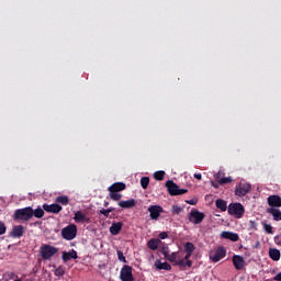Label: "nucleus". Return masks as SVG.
<instances>
[{
	"mask_svg": "<svg viewBox=\"0 0 281 281\" xmlns=\"http://www.w3.org/2000/svg\"><path fill=\"white\" fill-rule=\"evenodd\" d=\"M34 216V210L32 207L18 209L14 212L13 218L14 221H30Z\"/></svg>",
	"mask_w": 281,
	"mask_h": 281,
	"instance_id": "1",
	"label": "nucleus"
},
{
	"mask_svg": "<svg viewBox=\"0 0 281 281\" xmlns=\"http://www.w3.org/2000/svg\"><path fill=\"white\" fill-rule=\"evenodd\" d=\"M40 254L42 259L44 260H50V258H54V256H56V254H58V248L48 245V244H44L40 247Z\"/></svg>",
	"mask_w": 281,
	"mask_h": 281,
	"instance_id": "2",
	"label": "nucleus"
},
{
	"mask_svg": "<svg viewBox=\"0 0 281 281\" xmlns=\"http://www.w3.org/2000/svg\"><path fill=\"white\" fill-rule=\"evenodd\" d=\"M228 214L234 218H243L245 216V206L240 203H231L228 205Z\"/></svg>",
	"mask_w": 281,
	"mask_h": 281,
	"instance_id": "3",
	"label": "nucleus"
},
{
	"mask_svg": "<svg viewBox=\"0 0 281 281\" xmlns=\"http://www.w3.org/2000/svg\"><path fill=\"white\" fill-rule=\"evenodd\" d=\"M78 235V227L76 224H70L61 229V236L65 240H74Z\"/></svg>",
	"mask_w": 281,
	"mask_h": 281,
	"instance_id": "4",
	"label": "nucleus"
},
{
	"mask_svg": "<svg viewBox=\"0 0 281 281\" xmlns=\"http://www.w3.org/2000/svg\"><path fill=\"white\" fill-rule=\"evenodd\" d=\"M165 186L171 196H179L188 193V189H180L179 186L171 180H168Z\"/></svg>",
	"mask_w": 281,
	"mask_h": 281,
	"instance_id": "5",
	"label": "nucleus"
},
{
	"mask_svg": "<svg viewBox=\"0 0 281 281\" xmlns=\"http://www.w3.org/2000/svg\"><path fill=\"white\" fill-rule=\"evenodd\" d=\"M120 280L121 281H135L133 277V267L131 266H123L120 272Z\"/></svg>",
	"mask_w": 281,
	"mask_h": 281,
	"instance_id": "6",
	"label": "nucleus"
},
{
	"mask_svg": "<svg viewBox=\"0 0 281 281\" xmlns=\"http://www.w3.org/2000/svg\"><path fill=\"white\" fill-rule=\"evenodd\" d=\"M250 191H251V184L247 182H240L235 188L236 196H245L246 194H249Z\"/></svg>",
	"mask_w": 281,
	"mask_h": 281,
	"instance_id": "7",
	"label": "nucleus"
},
{
	"mask_svg": "<svg viewBox=\"0 0 281 281\" xmlns=\"http://www.w3.org/2000/svg\"><path fill=\"white\" fill-rule=\"evenodd\" d=\"M226 254L227 252L225 251V248L220 247L216 250L210 252V260H212V262H220V260L225 258Z\"/></svg>",
	"mask_w": 281,
	"mask_h": 281,
	"instance_id": "8",
	"label": "nucleus"
},
{
	"mask_svg": "<svg viewBox=\"0 0 281 281\" xmlns=\"http://www.w3.org/2000/svg\"><path fill=\"white\" fill-rule=\"evenodd\" d=\"M147 212H149L151 221H159V216H161L164 207L160 205H151L147 209Z\"/></svg>",
	"mask_w": 281,
	"mask_h": 281,
	"instance_id": "9",
	"label": "nucleus"
},
{
	"mask_svg": "<svg viewBox=\"0 0 281 281\" xmlns=\"http://www.w3.org/2000/svg\"><path fill=\"white\" fill-rule=\"evenodd\" d=\"M203 218H205V214L199 211H191L189 216L190 223H194V225H199V223H203Z\"/></svg>",
	"mask_w": 281,
	"mask_h": 281,
	"instance_id": "10",
	"label": "nucleus"
},
{
	"mask_svg": "<svg viewBox=\"0 0 281 281\" xmlns=\"http://www.w3.org/2000/svg\"><path fill=\"white\" fill-rule=\"evenodd\" d=\"M233 265L237 271L245 269V258L240 255L233 256Z\"/></svg>",
	"mask_w": 281,
	"mask_h": 281,
	"instance_id": "11",
	"label": "nucleus"
},
{
	"mask_svg": "<svg viewBox=\"0 0 281 281\" xmlns=\"http://www.w3.org/2000/svg\"><path fill=\"white\" fill-rule=\"evenodd\" d=\"M43 210L49 214H58L63 212V206L59 204H43Z\"/></svg>",
	"mask_w": 281,
	"mask_h": 281,
	"instance_id": "12",
	"label": "nucleus"
},
{
	"mask_svg": "<svg viewBox=\"0 0 281 281\" xmlns=\"http://www.w3.org/2000/svg\"><path fill=\"white\" fill-rule=\"evenodd\" d=\"M25 234V227L23 225L13 226L12 231L10 232L11 238H21Z\"/></svg>",
	"mask_w": 281,
	"mask_h": 281,
	"instance_id": "13",
	"label": "nucleus"
},
{
	"mask_svg": "<svg viewBox=\"0 0 281 281\" xmlns=\"http://www.w3.org/2000/svg\"><path fill=\"white\" fill-rule=\"evenodd\" d=\"M74 220L76 223H90L91 220L87 216V214L82 213L81 211H77L75 213Z\"/></svg>",
	"mask_w": 281,
	"mask_h": 281,
	"instance_id": "14",
	"label": "nucleus"
},
{
	"mask_svg": "<svg viewBox=\"0 0 281 281\" xmlns=\"http://www.w3.org/2000/svg\"><path fill=\"white\" fill-rule=\"evenodd\" d=\"M268 204L270 207H281V198L280 195H270L268 198Z\"/></svg>",
	"mask_w": 281,
	"mask_h": 281,
	"instance_id": "15",
	"label": "nucleus"
},
{
	"mask_svg": "<svg viewBox=\"0 0 281 281\" xmlns=\"http://www.w3.org/2000/svg\"><path fill=\"white\" fill-rule=\"evenodd\" d=\"M61 258L64 260V262H69V260H71V258L74 260H78V252H76V250H70L69 252L64 251L61 255Z\"/></svg>",
	"mask_w": 281,
	"mask_h": 281,
	"instance_id": "16",
	"label": "nucleus"
},
{
	"mask_svg": "<svg viewBox=\"0 0 281 281\" xmlns=\"http://www.w3.org/2000/svg\"><path fill=\"white\" fill-rule=\"evenodd\" d=\"M109 192H122L126 190V184L124 182H116L109 187Z\"/></svg>",
	"mask_w": 281,
	"mask_h": 281,
	"instance_id": "17",
	"label": "nucleus"
},
{
	"mask_svg": "<svg viewBox=\"0 0 281 281\" xmlns=\"http://www.w3.org/2000/svg\"><path fill=\"white\" fill-rule=\"evenodd\" d=\"M119 205L123 210H131V207H135V205H137V202L135 201V199H131V200H126V201H120Z\"/></svg>",
	"mask_w": 281,
	"mask_h": 281,
	"instance_id": "18",
	"label": "nucleus"
},
{
	"mask_svg": "<svg viewBox=\"0 0 281 281\" xmlns=\"http://www.w3.org/2000/svg\"><path fill=\"white\" fill-rule=\"evenodd\" d=\"M122 227H124V223H113L110 227V234H112V236H117V234L122 232Z\"/></svg>",
	"mask_w": 281,
	"mask_h": 281,
	"instance_id": "19",
	"label": "nucleus"
},
{
	"mask_svg": "<svg viewBox=\"0 0 281 281\" xmlns=\"http://www.w3.org/2000/svg\"><path fill=\"white\" fill-rule=\"evenodd\" d=\"M221 236L222 238H226V240H232L233 243H238L239 240L238 234L232 232H223Z\"/></svg>",
	"mask_w": 281,
	"mask_h": 281,
	"instance_id": "20",
	"label": "nucleus"
},
{
	"mask_svg": "<svg viewBox=\"0 0 281 281\" xmlns=\"http://www.w3.org/2000/svg\"><path fill=\"white\" fill-rule=\"evenodd\" d=\"M155 267L156 269H158V271H170V269H172V266H170V263L168 262H161L160 260H156L155 261Z\"/></svg>",
	"mask_w": 281,
	"mask_h": 281,
	"instance_id": "21",
	"label": "nucleus"
},
{
	"mask_svg": "<svg viewBox=\"0 0 281 281\" xmlns=\"http://www.w3.org/2000/svg\"><path fill=\"white\" fill-rule=\"evenodd\" d=\"M159 245H161V240L160 239H150L148 243H147V247L149 249H151V251H157V249H159Z\"/></svg>",
	"mask_w": 281,
	"mask_h": 281,
	"instance_id": "22",
	"label": "nucleus"
},
{
	"mask_svg": "<svg viewBox=\"0 0 281 281\" xmlns=\"http://www.w3.org/2000/svg\"><path fill=\"white\" fill-rule=\"evenodd\" d=\"M268 214H272L274 221H281V212L278 209L270 207L267 209Z\"/></svg>",
	"mask_w": 281,
	"mask_h": 281,
	"instance_id": "23",
	"label": "nucleus"
},
{
	"mask_svg": "<svg viewBox=\"0 0 281 281\" xmlns=\"http://www.w3.org/2000/svg\"><path fill=\"white\" fill-rule=\"evenodd\" d=\"M280 250H278L277 248L269 249V257L271 258V260L278 261L280 260Z\"/></svg>",
	"mask_w": 281,
	"mask_h": 281,
	"instance_id": "24",
	"label": "nucleus"
},
{
	"mask_svg": "<svg viewBox=\"0 0 281 281\" xmlns=\"http://www.w3.org/2000/svg\"><path fill=\"white\" fill-rule=\"evenodd\" d=\"M215 205L221 212L227 211V202L225 200H216Z\"/></svg>",
	"mask_w": 281,
	"mask_h": 281,
	"instance_id": "25",
	"label": "nucleus"
},
{
	"mask_svg": "<svg viewBox=\"0 0 281 281\" xmlns=\"http://www.w3.org/2000/svg\"><path fill=\"white\" fill-rule=\"evenodd\" d=\"M56 203H60V205H69V196L60 195L55 199Z\"/></svg>",
	"mask_w": 281,
	"mask_h": 281,
	"instance_id": "26",
	"label": "nucleus"
},
{
	"mask_svg": "<svg viewBox=\"0 0 281 281\" xmlns=\"http://www.w3.org/2000/svg\"><path fill=\"white\" fill-rule=\"evenodd\" d=\"M164 255L169 260V262H177V252L168 255V251L164 250Z\"/></svg>",
	"mask_w": 281,
	"mask_h": 281,
	"instance_id": "27",
	"label": "nucleus"
},
{
	"mask_svg": "<svg viewBox=\"0 0 281 281\" xmlns=\"http://www.w3.org/2000/svg\"><path fill=\"white\" fill-rule=\"evenodd\" d=\"M33 216H35V218H43L45 216V211L37 207L35 211H33Z\"/></svg>",
	"mask_w": 281,
	"mask_h": 281,
	"instance_id": "28",
	"label": "nucleus"
},
{
	"mask_svg": "<svg viewBox=\"0 0 281 281\" xmlns=\"http://www.w3.org/2000/svg\"><path fill=\"white\" fill-rule=\"evenodd\" d=\"M164 177H166V171H156L154 173V179H156V181H164Z\"/></svg>",
	"mask_w": 281,
	"mask_h": 281,
	"instance_id": "29",
	"label": "nucleus"
},
{
	"mask_svg": "<svg viewBox=\"0 0 281 281\" xmlns=\"http://www.w3.org/2000/svg\"><path fill=\"white\" fill-rule=\"evenodd\" d=\"M148 183H150V178L143 177L140 179V186H142L143 190H146L148 188Z\"/></svg>",
	"mask_w": 281,
	"mask_h": 281,
	"instance_id": "30",
	"label": "nucleus"
},
{
	"mask_svg": "<svg viewBox=\"0 0 281 281\" xmlns=\"http://www.w3.org/2000/svg\"><path fill=\"white\" fill-rule=\"evenodd\" d=\"M184 249H186V251H187V254H193L194 252V249H195V247H194V244H192V243H187L186 245H184Z\"/></svg>",
	"mask_w": 281,
	"mask_h": 281,
	"instance_id": "31",
	"label": "nucleus"
},
{
	"mask_svg": "<svg viewBox=\"0 0 281 281\" xmlns=\"http://www.w3.org/2000/svg\"><path fill=\"white\" fill-rule=\"evenodd\" d=\"M109 196H110V199H112V201H121L122 200V194H120L117 192H110Z\"/></svg>",
	"mask_w": 281,
	"mask_h": 281,
	"instance_id": "32",
	"label": "nucleus"
},
{
	"mask_svg": "<svg viewBox=\"0 0 281 281\" xmlns=\"http://www.w3.org/2000/svg\"><path fill=\"white\" fill-rule=\"evenodd\" d=\"M232 181H234V179H232V177H226L225 176L223 177V179L220 180V186H225L227 183H232Z\"/></svg>",
	"mask_w": 281,
	"mask_h": 281,
	"instance_id": "33",
	"label": "nucleus"
},
{
	"mask_svg": "<svg viewBox=\"0 0 281 281\" xmlns=\"http://www.w3.org/2000/svg\"><path fill=\"white\" fill-rule=\"evenodd\" d=\"M114 211H115V209H113V207H110L108 210L102 209V210H100V214H103V216H105V218H109V214H111V212H114Z\"/></svg>",
	"mask_w": 281,
	"mask_h": 281,
	"instance_id": "34",
	"label": "nucleus"
},
{
	"mask_svg": "<svg viewBox=\"0 0 281 281\" xmlns=\"http://www.w3.org/2000/svg\"><path fill=\"white\" fill-rule=\"evenodd\" d=\"M55 276H57V278H63V276H65V268L64 267H58L55 270Z\"/></svg>",
	"mask_w": 281,
	"mask_h": 281,
	"instance_id": "35",
	"label": "nucleus"
},
{
	"mask_svg": "<svg viewBox=\"0 0 281 281\" xmlns=\"http://www.w3.org/2000/svg\"><path fill=\"white\" fill-rule=\"evenodd\" d=\"M225 177V173L223 171H218L217 173L214 175V179L217 183H221V179Z\"/></svg>",
	"mask_w": 281,
	"mask_h": 281,
	"instance_id": "36",
	"label": "nucleus"
},
{
	"mask_svg": "<svg viewBox=\"0 0 281 281\" xmlns=\"http://www.w3.org/2000/svg\"><path fill=\"white\" fill-rule=\"evenodd\" d=\"M263 228L267 234H273V226H271V224L265 223Z\"/></svg>",
	"mask_w": 281,
	"mask_h": 281,
	"instance_id": "37",
	"label": "nucleus"
},
{
	"mask_svg": "<svg viewBox=\"0 0 281 281\" xmlns=\"http://www.w3.org/2000/svg\"><path fill=\"white\" fill-rule=\"evenodd\" d=\"M182 211L183 209L179 205H173L171 209L172 214H181Z\"/></svg>",
	"mask_w": 281,
	"mask_h": 281,
	"instance_id": "38",
	"label": "nucleus"
},
{
	"mask_svg": "<svg viewBox=\"0 0 281 281\" xmlns=\"http://www.w3.org/2000/svg\"><path fill=\"white\" fill-rule=\"evenodd\" d=\"M117 258L121 262H125L126 263V257H124V252H122V250H117Z\"/></svg>",
	"mask_w": 281,
	"mask_h": 281,
	"instance_id": "39",
	"label": "nucleus"
},
{
	"mask_svg": "<svg viewBox=\"0 0 281 281\" xmlns=\"http://www.w3.org/2000/svg\"><path fill=\"white\" fill-rule=\"evenodd\" d=\"M186 203H188V205H196L199 203V198H193L191 200H186Z\"/></svg>",
	"mask_w": 281,
	"mask_h": 281,
	"instance_id": "40",
	"label": "nucleus"
},
{
	"mask_svg": "<svg viewBox=\"0 0 281 281\" xmlns=\"http://www.w3.org/2000/svg\"><path fill=\"white\" fill-rule=\"evenodd\" d=\"M5 224L3 222H0V236H3L5 234Z\"/></svg>",
	"mask_w": 281,
	"mask_h": 281,
	"instance_id": "41",
	"label": "nucleus"
},
{
	"mask_svg": "<svg viewBox=\"0 0 281 281\" xmlns=\"http://www.w3.org/2000/svg\"><path fill=\"white\" fill-rule=\"evenodd\" d=\"M274 243H276V245H278L279 247H281V234H280V235H277V236L274 237Z\"/></svg>",
	"mask_w": 281,
	"mask_h": 281,
	"instance_id": "42",
	"label": "nucleus"
},
{
	"mask_svg": "<svg viewBox=\"0 0 281 281\" xmlns=\"http://www.w3.org/2000/svg\"><path fill=\"white\" fill-rule=\"evenodd\" d=\"M176 265H178L179 267H186V259H179L176 261Z\"/></svg>",
	"mask_w": 281,
	"mask_h": 281,
	"instance_id": "43",
	"label": "nucleus"
},
{
	"mask_svg": "<svg viewBox=\"0 0 281 281\" xmlns=\"http://www.w3.org/2000/svg\"><path fill=\"white\" fill-rule=\"evenodd\" d=\"M159 238H160L161 240L168 238V233H166V232L160 233V234H159Z\"/></svg>",
	"mask_w": 281,
	"mask_h": 281,
	"instance_id": "44",
	"label": "nucleus"
},
{
	"mask_svg": "<svg viewBox=\"0 0 281 281\" xmlns=\"http://www.w3.org/2000/svg\"><path fill=\"white\" fill-rule=\"evenodd\" d=\"M192 267V260H190V259H188V260H186V262H184V267Z\"/></svg>",
	"mask_w": 281,
	"mask_h": 281,
	"instance_id": "45",
	"label": "nucleus"
},
{
	"mask_svg": "<svg viewBox=\"0 0 281 281\" xmlns=\"http://www.w3.org/2000/svg\"><path fill=\"white\" fill-rule=\"evenodd\" d=\"M274 281H281V272H279L274 278Z\"/></svg>",
	"mask_w": 281,
	"mask_h": 281,
	"instance_id": "46",
	"label": "nucleus"
},
{
	"mask_svg": "<svg viewBox=\"0 0 281 281\" xmlns=\"http://www.w3.org/2000/svg\"><path fill=\"white\" fill-rule=\"evenodd\" d=\"M194 179H198V181H201L202 179L201 173H194Z\"/></svg>",
	"mask_w": 281,
	"mask_h": 281,
	"instance_id": "47",
	"label": "nucleus"
},
{
	"mask_svg": "<svg viewBox=\"0 0 281 281\" xmlns=\"http://www.w3.org/2000/svg\"><path fill=\"white\" fill-rule=\"evenodd\" d=\"M191 257H192V252H187V255L184 256V260H190Z\"/></svg>",
	"mask_w": 281,
	"mask_h": 281,
	"instance_id": "48",
	"label": "nucleus"
},
{
	"mask_svg": "<svg viewBox=\"0 0 281 281\" xmlns=\"http://www.w3.org/2000/svg\"><path fill=\"white\" fill-rule=\"evenodd\" d=\"M250 225H251L252 229H256V222L250 221Z\"/></svg>",
	"mask_w": 281,
	"mask_h": 281,
	"instance_id": "49",
	"label": "nucleus"
},
{
	"mask_svg": "<svg viewBox=\"0 0 281 281\" xmlns=\"http://www.w3.org/2000/svg\"><path fill=\"white\" fill-rule=\"evenodd\" d=\"M211 186H212L213 188H218V184L214 183V181L211 182Z\"/></svg>",
	"mask_w": 281,
	"mask_h": 281,
	"instance_id": "50",
	"label": "nucleus"
},
{
	"mask_svg": "<svg viewBox=\"0 0 281 281\" xmlns=\"http://www.w3.org/2000/svg\"><path fill=\"white\" fill-rule=\"evenodd\" d=\"M109 206V202H104V207H108Z\"/></svg>",
	"mask_w": 281,
	"mask_h": 281,
	"instance_id": "51",
	"label": "nucleus"
}]
</instances>
